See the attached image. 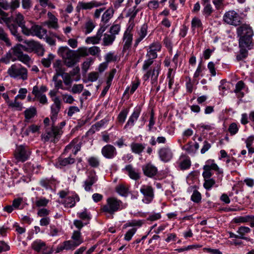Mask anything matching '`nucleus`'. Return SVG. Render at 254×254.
Returning a JSON list of instances; mask_svg holds the SVG:
<instances>
[{
  "instance_id": "f257e3e1",
  "label": "nucleus",
  "mask_w": 254,
  "mask_h": 254,
  "mask_svg": "<svg viewBox=\"0 0 254 254\" xmlns=\"http://www.w3.org/2000/svg\"><path fill=\"white\" fill-rule=\"evenodd\" d=\"M237 33L240 37L239 44L242 46L249 45L253 46V36L254 32L252 27L248 24L241 25L237 29Z\"/></svg>"
},
{
  "instance_id": "f03ea898",
  "label": "nucleus",
  "mask_w": 254,
  "mask_h": 254,
  "mask_svg": "<svg viewBox=\"0 0 254 254\" xmlns=\"http://www.w3.org/2000/svg\"><path fill=\"white\" fill-rule=\"evenodd\" d=\"M58 53L63 58L64 64L67 67H72L78 62L77 54L67 46L60 47Z\"/></svg>"
},
{
  "instance_id": "7ed1b4c3",
  "label": "nucleus",
  "mask_w": 254,
  "mask_h": 254,
  "mask_svg": "<svg viewBox=\"0 0 254 254\" xmlns=\"http://www.w3.org/2000/svg\"><path fill=\"white\" fill-rule=\"evenodd\" d=\"M7 73L11 78L26 80L28 78V70L21 64H14L8 69Z\"/></svg>"
},
{
  "instance_id": "20e7f679",
  "label": "nucleus",
  "mask_w": 254,
  "mask_h": 254,
  "mask_svg": "<svg viewBox=\"0 0 254 254\" xmlns=\"http://www.w3.org/2000/svg\"><path fill=\"white\" fill-rule=\"evenodd\" d=\"M123 202L117 198L110 197L107 198V203L101 207L103 212L113 215L122 209Z\"/></svg>"
},
{
  "instance_id": "39448f33",
  "label": "nucleus",
  "mask_w": 254,
  "mask_h": 254,
  "mask_svg": "<svg viewBox=\"0 0 254 254\" xmlns=\"http://www.w3.org/2000/svg\"><path fill=\"white\" fill-rule=\"evenodd\" d=\"M0 15L1 16L0 23H2V22L5 23L11 34L14 36L18 41H22L23 40L22 37L17 31V26L11 22V18L8 16V14L0 8Z\"/></svg>"
},
{
  "instance_id": "423d86ee",
  "label": "nucleus",
  "mask_w": 254,
  "mask_h": 254,
  "mask_svg": "<svg viewBox=\"0 0 254 254\" xmlns=\"http://www.w3.org/2000/svg\"><path fill=\"white\" fill-rule=\"evenodd\" d=\"M13 56L17 57L19 60L26 65L29 64L31 58L27 55L23 54V51L28 52V48L21 44H17L11 48Z\"/></svg>"
},
{
  "instance_id": "0eeeda50",
  "label": "nucleus",
  "mask_w": 254,
  "mask_h": 254,
  "mask_svg": "<svg viewBox=\"0 0 254 254\" xmlns=\"http://www.w3.org/2000/svg\"><path fill=\"white\" fill-rule=\"evenodd\" d=\"M31 153V151L27 145H18L14 152V157L17 161L23 162L29 159Z\"/></svg>"
},
{
  "instance_id": "6e6552de",
  "label": "nucleus",
  "mask_w": 254,
  "mask_h": 254,
  "mask_svg": "<svg viewBox=\"0 0 254 254\" xmlns=\"http://www.w3.org/2000/svg\"><path fill=\"white\" fill-rule=\"evenodd\" d=\"M242 17L234 10L226 12L223 16V20L226 23L235 26L241 24Z\"/></svg>"
},
{
  "instance_id": "1a4fd4ad",
  "label": "nucleus",
  "mask_w": 254,
  "mask_h": 254,
  "mask_svg": "<svg viewBox=\"0 0 254 254\" xmlns=\"http://www.w3.org/2000/svg\"><path fill=\"white\" fill-rule=\"evenodd\" d=\"M63 131L61 128L58 127L52 126L49 130H47L45 134L42 135V139L44 142L51 140L55 142L56 139H58Z\"/></svg>"
},
{
  "instance_id": "9d476101",
  "label": "nucleus",
  "mask_w": 254,
  "mask_h": 254,
  "mask_svg": "<svg viewBox=\"0 0 254 254\" xmlns=\"http://www.w3.org/2000/svg\"><path fill=\"white\" fill-rule=\"evenodd\" d=\"M160 71V65L157 64L154 66L153 68L148 70L146 73L143 75V78L145 81H147L151 77V84L154 86H156Z\"/></svg>"
},
{
  "instance_id": "9b49d317",
  "label": "nucleus",
  "mask_w": 254,
  "mask_h": 254,
  "mask_svg": "<svg viewBox=\"0 0 254 254\" xmlns=\"http://www.w3.org/2000/svg\"><path fill=\"white\" fill-rule=\"evenodd\" d=\"M47 30L41 26L34 24L29 28L26 36H36L40 39L44 38L47 35Z\"/></svg>"
},
{
  "instance_id": "f8f14e48",
  "label": "nucleus",
  "mask_w": 254,
  "mask_h": 254,
  "mask_svg": "<svg viewBox=\"0 0 254 254\" xmlns=\"http://www.w3.org/2000/svg\"><path fill=\"white\" fill-rule=\"evenodd\" d=\"M140 191L144 196V198L142 199V201L144 203L148 204L152 201L154 197V194L152 187L144 185L142 186Z\"/></svg>"
},
{
  "instance_id": "ddd939ff",
  "label": "nucleus",
  "mask_w": 254,
  "mask_h": 254,
  "mask_svg": "<svg viewBox=\"0 0 254 254\" xmlns=\"http://www.w3.org/2000/svg\"><path fill=\"white\" fill-rule=\"evenodd\" d=\"M54 103L51 107V119L53 122L57 119V116L61 108V101L58 97L53 99Z\"/></svg>"
},
{
  "instance_id": "4468645a",
  "label": "nucleus",
  "mask_w": 254,
  "mask_h": 254,
  "mask_svg": "<svg viewBox=\"0 0 254 254\" xmlns=\"http://www.w3.org/2000/svg\"><path fill=\"white\" fill-rule=\"evenodd\" d=\"M13 24L17 26V29L18 27H20L22 33L25 35L29 27L25 25L24 17L21 13L18 12L15 14Z\"/></svg>"
},
{
  "instance_id": "2eb2a0df",
  "label": "nucleus",
  "mask_w": 254,
  "mask_h": 254,
  "mask_svg": "<svg viewBox=\"0 0 254 254\" xmlns=\"http://www.w3.org/2000/svg\"><path fill=\"white\" fill-rule=\"evenodd\" d=\"M158 154L161 160L165 162L169 161L173 155L171 148L168 146L161 148L158 150Z\"/></svg>"
},
{
  "instance_id": "dca6fc26",
  "label": "nucleus",
  "mask_w": 254,
  "mask_h": 254,
  "mask_svg": "<svg viewBox=\"0 0 254 254\" xmlns=\"http://www.w3.org/2000/svg\"><path fill=\"white\" fill-rule=\"evenodd\" d=\"M101 153L103 156L107 159H112L117 154L116 148L111 144L104 146L102 148Z\"/></svg>"
},
{
  "instance_id": "f3484780",
  "label": "nucleus",
  "mask_w": 254,
  "mask_h": 254,
  "mask_svg": "<svg viewBox=\"0 0 254 254\" xmlns=\"http://www.w3.org/2000/svg\"><path fill=\"white\" fill-rule=\"evenodd\" d=\"M142 170L143 174L148 177L152 178L155 176L157 172L158 169L154 165L151 163H148L142 166Z\"/></svg>"
},
{
  "instance_id": "a211bd4d",
  "label": "nucleus",
  "mask_w": 254,
  "mask_h": 254,
  "mask_svg": "<svg viewBox=\"0 0 254 254\" xmlns=\"http://www.w3.org/2000/svg\"><path fill=\"white\" fill-rule=\"evenodd\" d=\"M123 170L126 171L132 180L136 181L140 178V173L130 164L127 165Z\"/></svg>"
},
{
  "instance_id": "6ab92c4d",
  "label": "nucleus",
  "mask_w": 254,
  "mask_h": 254,
  "mask_svg": "<svg viewBox=\"0 0 254 254\" xmlns=\"http://www.w3.org/2000/svg\"><path fill=\"white\" fill-rule=\"evenodd\" d=\"M79 245L77 243L72 240L65 241L58 248V252L62 251L64 250H73Z\"/></svg>"
},
{
  "instance_id": "aec40b11",
  "label": "nucleus",
  "mask_w": 254,
  "mask_h": 254,
  "mask_svg": "<svg viewBox=\"0 0 254 254\" xmlns=\"http://www.w3.org/2000/svg\"><path fill=\"white\" fill-rule=\"evenodd\" d=\"M239 44L240 51L236 56V59L238 61H240L244 60L248 57V50L252 49L253 46H249V45H247L243 47L240 44Z\"/></svg>"
},
{
  "instance_id": "412c9836",
  "label": "nucleus",
  "mask_w": 254,
  "mask_h": 254,
  "mask_svg": "<svg viewBox=\"0 0 254 254\" xmlns=\"http://www.w3.org/2000/svg\"><path fill=\"white\" fill-rule=\"evenodd\" d=\"M148 26L144 23L139 30L137 32L138 37L135 41L134 46L136 47L138 44L146 37L147 33Z\"/></svg>"
},
{
  "instance_id": "4be33fe9",
  "label": "nucleus",
  "mask_w": 254,
  "mask_h": 254,
  "mask_svg": "<svg viewBox=\"0 0 254 254\" xmlns=\"http://www.w3.org/2000/svg\"><path fill=\"white\" fill-rule=\"evenodd\" d=\"M105 3L95 0L89 2H81L79 3L81 8L83 9H90L93 7H96L104 5Z\"/></svg>"
},
{
  "instance_id": "5701e85b",
  "label": "nucleus",
  "mask_w": 254,
  "mask_h": 254,
  "mask_svg": "<svg viewBox=\"0 0 254 254\" xmlns=\"http://www.w3.org/2000/svg\"><path fill=\"white\" fill-rule=\"evenodd\" d=\"M31 248L35 251L39 253L46 249V243L41 240H36L31 244Z\"/></svg>"
},
{
  "instance_id": "b1692460",
  "label": "nucleus",
  "mask_w": 254,
  "mask_h": 254,
  "mask_svg": "<svg viewBox=\"0 0 254 254\" xmlns=\"http://www.w3.org/2000/svg\"><path fill=\"white\" fill-rule=\"evenodd\" d=\"M32 94L35 95V97L39 100L40 103L42 104H46L47 103L48 100L45 94L39 93L38 86H34L33 87Z\"/></svg>"
},
{
  "instance_id": "393cba45",
  "label": "nucleus",
  "mask_w": 254,
  "mask_h": 254,
  "mask_svg": "<svg viewBox=\"0 0 254 254\" xmlns=\"http://www.w3.org/2000/svg\"><path fill=\"white\" fill-rule=\"evenodd\" d=\"M24 43H26L33 51H36L37 52H41V56L43 55L44 50L42 46L39 43L32 40L28 41H26Z\"/></svg>"
},
{
  "instance_id": "a878e982",
  "label": "nucleus",
  "mask_w": 254,
  "mask_h": 254,
  "mask_svg": "<svg viewBox=\"0 0 254 254\" xmlns=\"http://www.w3.org/2000/svg\"><path fill=\"white\" fill-rule=\"evenodd\" d=\"M133 39L132 34H127L125 33L123 37V42H124V45L123 47V51H125L131 47L132 41Z\"/></svg>"
},
{
  "instance_id": "bb28decb",
  "label": "nucleus",
  "mask_w": 254,
  "mask_h": 254,
  "mask_svg": "<svg viewBox=\"0 0 254 254\" xmlns=\"http://www.w3.org/2000/svg\"><path fill=\"white\" fill-rule=\"evenodd\" d=\"M140 114V109H136L132 115L129 118L125 128H127L129 126H133L134 122L137 120Z\"/></svg>"
},
{
  "instance_id": "cd10ccee",
  "label": "nucleus",
  "mask_w": 254,
  "mask_h": 254,
  "mask_svg": "<svg viewBox=\"0 0 254 254\" xmlns=\"http://www.w3.org/2000/svg\"><path fill=\"white\" fill-rule=\"evenodd\" d=\"M53 67L56 71L54 75L60 76L64 72V68L63 67L62 62L60 60H56L54 62Z\"/></svg>"
},
{
  "instance_id": "c85d7f7f",
  "label": "nucleus",
  "mask_w": 254,
  "mask_h": 254,
  "mask_svg": "<svg viewBox=\"0 0 254 254\" xmlns=\"http://www.w3.org/2000/svg\"><path fill=\"white\" fill-rule=\"evenodd\" d=\"M253 219H254V215H248L236 217L234 219V222L236 223H245L247 222L251 223Z\"/></svg>"
},
{
  "instance_id": "c756f323",
  "label": "nucleus",
  "mask_w": 254,
  "mask_h": 254,
  "mask_svg": "<svg viewBox=\"0 0 254 254\" xmlns=\"http://www.w3.org/2000/svg\"><path fill=\"white\" fill-rule=\"evenodd\" d=\"M96 181L97 179L95 176H89L84 183L83 187L85 190L87 191L91 190L92 185L96 182Z\"/></svg>"
},
{
  "instance_id": "7c9ffc66",
  "label": "nucleus",
  "mask_w": 254,
  "mask_h": 254,
  "mask_svg": "<svg viewBox=\"0 0 254 254\" xmlns=\"http://www.w3.org/2000/svg\"><path fill=\"white\" fill-rule=\"evenodd\" d=\"M114 11L112 8H108L102 16V24L108 25L109 20L113 17Z\"/></svg>"
},
{
  "instance_id": "2f4dec72",
  "label": "nucleus",
  "mask_w": 254,
  "mask_h": 254,
  "mask_svg": "<svg viewBox=\"0 0 254 254\" xmlns=\"http://www.w3.org/2000/svg\"><path fill=\"white\" fill-rule=\"evenodd\" d=\"M24 113L25 118V121L28 122L30 119L33 118L37 114V110L36 108L31 107L27 109Z\"/></svg>"
},
{
  "instance_id": "473e14b6",
  "label": "nucleus",
  "mask_w": 254,
  "mask_h": 254,
  "mask_svg": "<svg viewBox=\"0 0 254 254\" xmlns=\"http://www.w3.org/2000/svg\"><path fill=\"white\" fill-rule=\"evenodd\" d=\"M131 150L132 152L140 154L145 148V145L139 143H132L130 144Z\"/></svg>"
},
{
  "instance_id": "72a5a7b5",
  "label": "nucleus",
  "mask_w": 254,
  "mask_h": 254,
  "mask_svg": "<svg viewBox=\"0 0 254 254\" xmlns=\"http://www.w3.org/2000/svg\"><path fill=\"white\" fill-rule=\"evenodd\" d=\"M0 41H2L7 47L11 46V43L8 37L7 34L3 29L0 27Z\"/></svg>"
},
{
  "instance_id": "f704fd0d",
  "label": "nucleus",
  "mask_w": 254,
  "mask_h": 254,
  "mask_svg": "<svg viewBox=\"0 0 254 254\" xmlns=\"http://www.w3.org/2000/svg\"><path fill=\"white\" fill-rule=\"evenodd\" d=\"M250 232L251 229L248 227L241 226L239 227L237 231V233L239 234V239L247 240V238L245 236Z\"/></svg>"
},
{
  "instance_id": "c9c22d12",
  "label": "nucleus",
  "mask_w": 254,
  "mask_h": 254,
  "mask_svg": "<svg viewBox=\"0 0 254 254\" xmlns=\"http://www.w3.org/2000/svg\"><path fill=\"white\" fill-rule=\"evenodd\" d=\"M59 76H60L54 75L53 77L52 80L53 82H54L55 88L57 90L61 89L63 90H68V88H65L64 87L63 81L62 80L58 79Z\"/></svg>"
},
{
  "instance_id": "e433bc0d",
  "label": "nucleus",
  "mask_w": 254,
  "mask_h": 254,
  "mask_svg": "<svg viewBox=\"0 0 254 254\" xmlns=\"http://www.w3.org/2000/svg\"><path fill=\"white\" fill-rule=\"evenodd\" d=\"M116 39L114 35L105 34L103 38V45L108 46L113 44Z\"/></svg>"
},
{
  "instance_id": "4c0bfd02",
  "label": "nucleus",
  "mask_w": 254,
  "mask_h": 254,
  "mask_svg": "<svg viewBox=\"0 0 254 254\" xmlns=\"http://www.w3.org/2000/svg\"><path fill=\"white\" fill-rule=\"evenodd\" d=\"M13 55L11 49L7 52L3 57L1 58L0 61L7 64L9 63L10 60L14 62L16 60L15 58L13 57Z\"/></svg>"
},
{
  "instance_id": "58836bf2",
  "label": "nucleus",
  "mask_w": 254,
  "mask_h": 254,
  "mask_svg": "<svg viewBox=\"0 0 254 254\" xmlns=\"http://www.w3.org/2000/svg\"><path fill=\"white\" fill-rule=\"evenodd\" d=\"M244 82L242 80L238 81L236 84L234 92L238 94V97H242L244 96V93L241 91L244 88Z\"/></svg>"
},
{
  "instance_id": "ea45409f",
  "label": "nucleus",
  "mask_w": 254,
  "mask_h": 254,
  "mask_svg": "<svg viewBox=\"0 0 254 254\" xmlns=\"http://www.w3.org/2000/svg\"><path fill=\"white\" fill-rule=\"evenodd\" d=\"M55 56L52 54H49L48 57L43 58L41 60V63L45 67L50 66L52 61L54 60Z\"/></svg>"
},
{
  "instance_id": "a19ab883",
  "label": "nucleus",
  "mask_w": 254,
  "mask_h": 254,
  "mask_svg": "<svg viewBox=\"0 0 254 254\" xmlns=\"http://www.w3.org/2000/svg\"><path fill=\"white\" fill-rule=\"evenodd\" d=\"M52 181L51 179L44 178L40 181V185L46 190L52 189Z\"/></svg>"
},
{
  "instance_id": "79ce46f5",
  "label": "nucleus",
  "mask_w": 254,
  "mask_h": 254,
  "mask_svg": "<svg viewBox=\"0 0 254 254\" xmlns=\"http://www.w3.org/2000/svg\"><path fill=\"white\" fill-rule=\"evenodd\" d=\"M205 165H208L209 167V170H213L217 171L219 173H223V171L220 170L216 164L214 163V160H209L207 161Z\"/></svg>"
},
{
  "instance_id": "37998d69",
  "label": "nucleus",
  "mask_w": 254,
  "mask_h": 254,
  "mask_svg": "<svg viewBox=\"0 0 254 254\" xmlns=\"http://www.w3.org/2000/svg\"><path fill=\"white\" fill-rule=\"evenodd\" d=\"M63 78L64 84L66 86H70L72 82L71 76L68 73L64 72L61 75Z\"/></svg>"
},
{
  "instance_id": "c03bdc74",
  "label": "nucleus",
  "mask_w": 254,
  "mask_h": 254,
  "mask_svg": "<svg viewBox=\"0 0 254 254\" xmlns=\"http://www.w3.org/2000/svg\"><path fill=\"white\" fill-rule=\"evenodd\" d=\"M72 240L77 243L79 245L82 244L83 242L81 237V233L79 231H74L71 236Z\"/></svg>"
},
{
  "instance_id": "a18cd8bd",
  "label": "nucleus",
  "mask_w": 254,
  "mask_h": 254,
  "mask_svg": "<svg viewBox=\"0 0 254 254\" xmlns=\"http://www.w3.org/2000/svg\"><path fill=\"white\" fill-rule=\"evenodd\" d=\"M116 191L120 195L126 196L127 194L128 189L124 185H119L116 188Z\"/></svg>"
},
{
  "instance_id": "49530a36",
  "label": "nucleus",
  "mask_w": 254,
  "mask_h": 254,
  "mask_svg": "<svg viewBox=\"0 0 254 254\" xmlns=\"http://www.w3.org/2000/svg\"><path fill=\"white\" fill-rule=\"evenodd\" d=\"M204 6L203 13L206 16L208 17L211 15L213 10L210 3H205L202 4Z\"/></svg>"
},
{
  "instance_id": "de8ad7c7",
  "label": "nucleus",
  "mask_w": 254,
  "mask_h": 254,
  "mask_svg": "<svg viewBox=\"0 0 254 254\" xmlns=\"http://www.w3.org/2000/svg\"><path fill=\"white\" fill-rule=\"evenodd\" d=\"M95 26L91 20H89L85 24V34L91 33L95 28Z\"/></svg>"
},
{
  "instance_id": "09e8293b",
  "label": "nucleus",
  "mask_w": 254,
  "mask_h": 254,
  "mask_svg": "<svg viewBox=\"0 0 254 254\" xmlns=\"http://www.w3.org/2000/svg\"><path fill=\"white\" fill-rule=\"evenodd\" d=\"M128 113V109H125L120 113L118 117V119L120 123L123 124L125 122Z\"/></svg>"
},
{
  "instance_id": "8fccbe9b",
  "label": "nucleus",
  "mask_w": 254,
  "mask_h": 254,
  "mask_svg": "<svg viewBox=\"0 0 254 254\" xmlns=\"http://www.w3.org/2000/svg\"><path fill=\"white\" fill-rule=\"evenodd\" d=\"M201 193L197 190H194L191 196V200L196 203H199L201 201Z\"/></svg>"
},
{
  "instance_id": "3c124183",
  "label": "nucleus",
  "mask_w": 254,
  "mask_h": 254,
  "mask_svg": "<svg viewBox=\"0 0 254 254\" xmlns=\"http://www.w3.org/2000/svg\"><path fill=\"white\" fill-rule=\"evenodd\" d=\"M78 217L83 220H87L88 222L85 223L84 224L86 225L89 223L90 219V215L87 212V209L85 208L84 211L77 213Z\"/></svg>"
},
{
  "instance_id": "603ef678",
  "label": "nucleus",
  "mask_w": 254,
  "mask_h": 254,
  "mask_svg": "<svg viewBox=\"0 0 254 254\" xmlns=\"http://www.w3.org/2000/svg\"><path fill=\"white\" fill-rule=\"evenodd\" d=\"M88 162L90 166L97 168L99 166L100 162L98 159L95 157H91L88 158Z\"/></svg>"
},
{
  "instance_id": "864d4df0",
  "label": "nucleus",
  "mask_w": 254,
  "mask_h": 254,
  "mask_svg": "<svg viewBox=\"0 0 254 254\" xmlns=\"http://www.w3.org/2000/svg\"><path fill=\"white\" fill-rule=\"evenodd\" d=\"M209 167L208 165H204L203 167L204 171L202 173V176L204 178V180L211 179L210 177L212 175V174L211 172V171L209 170Z\"/></svg>"
},
{
  "instance_id": "5fc2aeb1",
  "label": "nucleus",
  "mask_w": 254,
  "mask_h": 254,
  "mask_svg": "<svg viewBox=\"0 0 254 254\" xmlns=\"http://www.w3.org/2000/svg\"><path fill=\"white\" fill-rule=\"evenodd\" d=\"M75 162V159L73 158L67 157L61 159L60 161V164L61 166H65L67 165L73 164Z\"/></svg>"
},
{
  "instance_id": "6e6d98bb",
  "label": "nucleus",
  "mask_w": 254,
  "mask_h": 254,
  "mask_svg": "<svg viewBox=\"0 0 254 254\" xmlns=\"http://www.w3.org/2000/svg\"><path fill=\"white\" fill-rule=\"evenodd\" d=\"M215 184V181L213 179H205L203 187L206 190H209Z\"/></svg>"
},
{
  "instance_id": "4d7b16f0",
  "label": "nucleus",
  "mask_w": 254,
  "mask_h": 254,
  "mask_svg": "<svg viewBox=\"0 0 254 254\" xmlns=\"http://www.w3.org/2000/svg\"><path fill=\"white\" fill-rule=\"evenodd\" d=\"M64 203L66 206L70 208L74 206L75 202L73 195L67 197L64 200Z\"/></svg>"
},
{
  "instance_id": "13d9d810",
  "label": "nucleus",
  "mask_w": 254,
  "mask_h": 254,
  "mask_svg": "<svg viewBox=\"0 0 254 254\" xmlns=\"http://www.w3.org/2000/svg\"><path fill=\"white\" fill-rule=\"evenodd\" d=\"M78 59L79 57H85L89 55L88 49L86 47H80L77 50Z\"/></svg>"
},
{
  "instance_id": "bf43d9fd",
  "label": "nucleus",
  "mask_w": 254,
  "mask_h": 254,
  "mask_svg": "<svg viewBox=\"0 0 254 254\" xmlns=\"http://www.w3.org/2000/svg\"><path fill=\"white\" fill-rule=\"evenodd\" d=\"M83 87L82 84H74L70 91L73 94L80 93L82 91Z\"/></svg>"
},
{
  "instance_id": "052dcab7",
  "label": "nucleus",
  "mask_w": 254,
  "mask_h": 254,
  "mask_svg": "<svg viewBox=\"0 0 254 254\" xmlns=\"http://www.w3.org/2000/svg\"><path fill=\"white\" fill-rule=\"evenodd\" d=\"M100 40L101 39L95 35L87 37L85 40V42L87 44H98Z\"/></svg>"
},
{
  "instance_id": "680f3d73",
  "label": "nucleus",
  "mask_w": 254,
  "mask_h": 254,
  "mask_svg": "<svg viewBox=\"0 0 254 254\" xmlns=\"http://www.w3.org/2000/svg\"><path fill=\"white\" fill-rule=\"evenodd\" d=\"M20 0H11V1L9 2V9L11 11H14L20 6Z\"/></svg>"
},
{
  "instance_id": "e2e57ef3",
  "label": "nucleus",
  "mask_w": 254,
  "mask_h": 254,
  "mask_svg": "<svg viewBox=\"0 0 254 254\" xmlns=\"http://www.w3.org/2000/svg\"><path fill=\"white\" fill-rule=\"evenodd\" d=\"M22 7L23 9L28 11L32 7V3L31 0H21Z\"/></svg>"
},
{
  "instance_id": "0e129e2a",
  "label": "nucleus",
  "mask_w": 254,
  "mask_h": 254,
  "mask_svg": "<svg viewBox=\"0 0 254 254\" xmlns=\"http://www.w3.org/2000/svg\"><path fill=\"white\" fill-rule=\"evenodd\" d=\"M99 77V73L97 72H91L88 74V81L94 82L96 81Z\"/></svg>"
},
{
  "instance_id": "69168bd1",
  "label": "nucleus",
  "mask_w": 254,
  "mask_h": 254,
  "mask_svg": "<svg viewBox=\"0 0 254 254\" xmlns=\"http://www.w3.org/2000/svg\"><path fill=\"white\" fill-rule=\"evenodd\" d=\"M136 231V229L134 228L129 230L125 234V239L127 241H130Z\"/></svg>"
},
{
  "instance_id": "338daca9",
  "label": "nucleus",
  "mask_w": 254,
  "mask_h": 254,
  "mask_svg": "<svg viewBox=\"0 0 254 254\" xmlns=\"http://www.w3.org/2000/svg\"><path fill=\"white\" fill-rule=\"evenodd\" d=\"M117 72V70L115 68L112 69L109 73V76L107 78V80L106 81V84H108L109 85H111L112 81L113 80V79L114 77L115 74H116Z\"/></svg>"
},
{
  "instance_id": "774afa93",
  "label": "nucleus",
  "mask_w": 254,
  "mask_h": 254,
  "mask_svg": "<svg viewBox=\"0 0 254 254\" xmlns=\"http://www.w3.org/2000/svg\"><path fill=\"white\" fill-rule=\"evenodd\" d=\"M120 28L121 26L119 24H115L110 28V32L111 34L114 35L116 36V35L119 34Z\"/></svg>"
}]
</instances>
